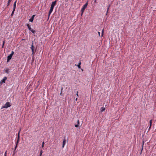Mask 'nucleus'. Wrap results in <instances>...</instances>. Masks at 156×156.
Wrapping results in <instances>:
<instances>
[{"instance_id":"obj_1","label":"nucleus","mask_w":156,"mask_h":156,"mask_svg":"<svg viewBox=\"0 0 156 156\" xmlns=\"http://www.w3.org/2000/svg\"><path fill=\"white\" fill-rule=\"evenodd\" d=\"M88 5L87 2L84 4L82 7L81 10V16H82L85 9L86 8Z\"/></svg>"},{"instance_id":"obj_2","label":"nucleus","mask_w":156,"mask_h":156,"mask_svg":"<svg viewBox=\"0 0 156 156\" xmlns=\"http://www.w3.org/2000/svg\"><path fill=\"white\" fill-rule=\"evenodd\" d=\"M11 105L9 102H7L5 105L3 106L2 107V109L3 108H7L9 107H10Z\"/></svg>"},{"instance_id":"obj_3","label":"nucleus","mask_w":156,"mask_h":156,"mask_svg":"<svg viewBox=\"0 0 156 156\" xmlns=\"http://www.w3.org/2000/svg\"><path fill=\"white\" fill-rule=\"evenodd\" d=\"M56 2H57V1L56 0H55V1L52 2V3H51V7L54 9V6L56 4Z\"/></svg>"},{"instance_id":"obj_4","label":"nucleus","mask_w":156,"mask_h":156,"mask_svg":"<svg viewBox=\"0 0 156 156\" xmlns=\"http://www.w3.org/2000/svg\"><path fill=\"white\" fill-rule=\"evenodd\" d=\"M7 77L5 76L4 77L2 80L1 81V83H5V80H7Z\"/></svg>"},{"instance_id":"obj_5","label":"nucleus","mask_w":156,"mask_h":156,"mask_svg":"<svg viewBox=\"0 0 156 156\" xmlns=\"http://www.w3.org/2000/svg\"><path fill=\"white\" fill-rule=\"evenodd\" d=\"M32 51V54L34 55V47L33 45V44H32L31 46V48Z\"/></svg>"},{"instance_id":"obj_6","label":"nucleus","mask_w":156,"mask_h":156,"mask_svg":"<svg viewBox=\"0 0 156 156\" xmlns=\"http://www.w3.org/2000/svg\"><path fill=\"white\" fill-rule=\"evenodd\" d=\"M66 140L64 138L63 141L62 142V147L63 148L64 147L66 143Z\"/></svg>"},{"instance_id":"obj_7","label":"nucleus","mask_w":156,"mask_h":156,"mask_svg":"<svg viewBox=\"0 0 156 156\" xmlns=\"http://www.w3.org/2000/svg\"><path fill=\"white\" fill-rule=\"evenodd\" d=\"M53 8H51V7L50 8V10H49V13H48V16L49 17L50 16L51 14V12L53 11Z\"/></svg>"},{"instance_id":"obj_8","label":"nucleus","mask_w":156,"mask_h":156,"mask_svg":"<svg viewBox=\"0 0 156 156\" xmlns=\"http://www.w3.org/2000/svg\"><path fill=\"white\" fill-rule=\"evenodd\" d=\"M11 58L12 57H10L9 55L7 57V62H9V61L11 59Z\"/></svg>"},{"instance_id":"obj_9","label":"nucleus","mask_w":156,"mask_h":156,"mask_svg":"<svg viewBox=\"0 0 156 156\" xmlns=\"http://www.w3.org/2000/svg\"><path fill=\"white\" fill-rule=\"evenodd\" d=\"M77 124L75 125V126L76 127H78L79 126L80 124V121L79 120H78L77 121Z\"/></svg>"},{"instance_id":"obj_10","label":"nucleus","mask_w":156,"mask_h":156,"mask_svg":"<svg viewBox=\"0 0 156 156\" xmlns=\"http://www.w3.org/2000/svg\"><path fill=\"white\" fill-rule=\"evenodd\" d=\"M16 1L13 4V9H15L16 8Z\"/></svg>"},{"instance_id":"obj_11","label":"nucleus","mask_w":156,"mask_h":156,"mask_svg":"<svg viewBox=\"0 0 156 156\" xmlns=\"http://www.w3.org/2000/svg\"><path fill=\"white\" fill-rule=\"evenodd\" d=\"M105 109V108L104 107H102L101 108V112H102L104 111Z\"/></svg>"},{"instance_id":"obj_12","label":"nucleus","mask_w":156,"mask_h":156,"mask_svg":"<svg viewBox=\"0 0 156 156\" xmlns=\"http://www.w3.org/2000/svg\"><path fill=\"white\" fill-rule=\"evenodd\" d=\"M27 27H28V28L29 30H31V28L30 27V25H29V24H27Z\"/></svg>"},{"instance_id":"obj_13","label":"nucleus","mask_w":156,"mask_h":156,"mask_svg":"<svg viewBox=\"0 0 156 156\" xmlns=\"http://www.w3.org/2000/svg\"><path fill=\"white\" fill-rule=\"evenodd\" d=\"M14 54V52L13 51H12L11 52V54H10L9 55L10 57H12V55H13Z\"/></svg>"},{"instance_id":"obj_14","label":"nucleus","mask_w":156,"mask_h":156,"mask_svg":"<svg viewBox=\"0 0 156 156\" xmlns=\"http://www.w3.org/2000/svg\"><path fill=\"white\" fill-rule=\"evenodd\" d=\"M12 0H8L7 3V6H8L10 5V2H11Z\"/></svg>"},{"instance_id":"obj_15","label":"nucleus","mask_w":156,"mask_h":156,"mask_svg":"<svg viewBox=\"0 0 156 156\" xmlns=\"http://www.w3.org/2000/svg\"><path fill=\"white\" fill-rule=\"evenodd\" d=\"M81 64V62H80L79 63L78 65H77V66L79 69H80L81 68V66H80Z\"/></svg>"},{"instance_id":"obj_16","label":"nucleus","mask_w":156,"mask_h":156,"mask_svg":"<svg viewBox=\"0 0 156 156\" xmlns=\"http://www.w3.org/2000/svg\"><path fill=\"white\" fill-rule=\"evenodd\" d=\"M5 73H8L9 72V69H8L5 70Z\"/></svg>"},{"instance_id":"obj_17","label":"nucleus","mask_w":156,"mask_h":156,"mask_svg":"<svg viewBox=\"0 0 156 156\" xmlns=\"http://www.w3.org/2000/svg\"><path fill=\"white\" fill-rule=\"evenodd\" d=\"M152 121V120H151L149 122H150V126L149 127V129H150L151 128V126Z\"/></svg>"},{"instance_id":"obj_18","label":"nucleus","mask_w":156,"mask_h":156,"mask_svg":"<svg viewBox=\"0 0 156 156\" xmlns=\"http://www.w3.org/2000/svg\"><path fill=\"white\" fill-rule=\"evenodd\" d=\"M15 9H13V11L12 12V13L11 14V16H12L13 15V14H14V11H15Z\"/></svg>"},{"instance_id":"obj_19","label":"nucleus","mask_w":156,"mask_h":156,"mask_svg":"<svg viewBox=\"0 0 156 156\" xmlns=\"http://www.w3.org/2000/svg\"><path fill=\"white\" fill-rule=\"evenodd\" d=\"M20 130L19 131L18 133V136H17V139H18V140H20Z\"/></svg>"},{"instance_id":"obj_20","label":"nucleus","mask_w":156,"mask_h":156,"mask_svg":"<svg viewBox=\"0 0 156 156\" xmlns=\"http://www.w3.org/2000/svg\"><path fill=\"white\" fill-rule=\"evenodd\" d=\"M34 20V19L33 18L31 17V18L29 20V21L32 22Z\"/></svg>"},{"instance_id":"obj_21","label":"nucleus","mask_w":156,"mask_h":156,"mask_svg":"<svg viewBox=\"0 0 156 156\" xmlns=\"http://www.w3.org/2000/svg\"><path fill=\"white\" fill-rule=\"evenodd\" d=\"M42 153H43V151H42V150H41L40 152V154H39V156H41L42 155Z\"/></svg>"},{"instance_id":"obj_22","label":"nucleus","mask_w":156,"mask_h":156,"mask_svg":"<svg viewBox=\"0 0 156 156\" xmlns=\"http://www.w3.org/2000/svg\"><path fill=\"white\" fill-rule=\"evenodd\" d=\"M5 43V41H3L2 46V48H3V47H4V45Z\"/></svg>"},{"instance_id":"obj_23","label":"nucleus","mask_w":156,"mask_h":156,"mask_svg":"<svg viewBox=\"0 0 156 156\" xmlns=\"http://www.w3.org/2000/svg\"><path fill=\"white\" fill-rule=\"evenodd\" d=\"M30 31H31L32 32V33H33L34 34L35 32V30H33V29H31V30H30Z\"/></svg>"},{"instance_id":"obj_24","label":"nucleus","mask_w":156,"mask_h":156,"mask_svg":"<svg viewBox=\"0 0 156 156\" xmlns=\"http://www.w3.org/2000/svg\"><path fill=\"white\" fill-rule=\"evenodd\" d=\"M19 140H20L17 139V141L16 142V144H17V145H18V143H19Z\"/></svg>"},{"instance_id":"obj_25","label":"nucleus","mask_w":156,"mask_h":156,"mask_svg":"<svg viewBox=\"0 0 156 156\" xmlns=\"http://www.w3.org/2000/svg\"><path fill=\"white\" fill-rule=\"evenodd\" d=\"M44 142H43L42 144V147L43 148L44 147Z\"/></svg>"},{"instance_id":"obj_26","label":"nucleus","mask_w":156,"mask_h":156,"mask_svg":"<svg viewBox=\"0 0 156 156\" xmlns=\"http://www.w3.org/2000/svg\"><path fill=\"white\" fill-rule=\"evenodd\" d=\"M17 145H17V144H16V146H15V148H14V150H15V151H16V148H17Z\"/></svg>"},{"instance_id":"obj_27","label":"nucleus","mask_w":156,"mask_h":156,"mask_svg":"<svg viewBox=\"0 0 156 156\" xmlns=\"http://www.w3.org/2000/svg\"><path fill=\"white\" fill-rule=\"evenodd\" d=\"M103 33H104V29H103L102 30V34H101V36L102 37L103 36Z\"/></svg>"},{"instance_id":"obj_28","label":"nucleus","mask_w":156,"mask_h":156,"mask_svg":"<svg viewBox=\"0 0 156 156\" xmlns=\"http://www.w3.org/2000/svg\"><path fill=\"white\" fill-rule=\"evenodd\" d=\"M76 95L77 96V97H79V95H78V92L77 91V93H76Z\"/></svg>"},{"instance_id":"obj_29","label":"nucleus","mask_w":156,"mask_h":156,"mask_svg":"<svg viewBox=\"0 0 156 156\" xmlns=\"http://www.w3.org/2000/svg\"><path fill=\"white\" fill-rule=\"evenodd\" d=\"M35 15H33L32 17H31L32 18H33V19H34V17H35Z\"/></svg>"},{"instance_id":"obj_30","label":"nucleus","mask_w":156,"mask_h":156,"mask_svg":"<svg viewBox=\"0 0 156 156\" xmlns=\"http://www.w3.org/2000/svg\"><path fill=\"white\" fill-rule=\"evenodd\" d=\"M143 146H144V142H143V144H142V150H143Z\"/></svg>"},{"instance_id":"obj_31","label":"nucleus","mask_w":156,"mask_h":156,"mask_svg":"<svg viewBox=\"0 0 156 156\" xmlns=\"http://www.w3.org/2000/svg\"><path fill=\"white\" fill-rule=\"evenodd\" d=\"M109 7L107 9V13H108V10H109Z\"/></svg>"},{"instance_id":"obj_32","label":"nucleus","mask_w":156,"mask_h":156,"mask_svg":"<svg viewBox=\"0 0 156 156\" xmlns=\"http://www.w3.org/2000/svg\"><path fill=\"white\" fill-rule=\"evenodd\" d=\"M16 153V152H15V151H14L13 152V154H15Z\"/></svg>"},{"instance_id":"obj_33","label":"nucleus","mask_w":156,"mask_h":156,"mask_svg":"<svg viewBox=\"0 0 156 156\" xmlns=\"http://www.w3.org/2000/svg\"><path fill=\"white\" fill-rule=\"evenodd\" d=\"M62 88L61 90V93L60 94V95H61V94H62Z\"/></svg>"},{"instance_id":"obj_34","label":"nucleus","mask_w":156,"mask_h":156,"mask_svg":"<svg viewBox=\"0 0 156 156\" xmlns=\"http://www.w3.org/2000/svg\"><path fill=\"white\" fill-rule=\"evenodd\" d=\"M98 34H99V35L100 36V32H98Z\"/></svg>"},{"instance_id":"obj_35","label":"nucleus","mask_w":156,"mask_h":156,"mask_svg":"<svg viewBox=\"0 0 156 156\" xmlns=\"http://www.w3.org/2000/svg\"><path fill=\"white\" fill-rule=\"evenodd\" d=\"M6 156V152H5V156Z\"/></svg>"},{"instance_id":"obj_36","label":"nucleus","mask_w":156,"mask_h":156,"mask_svg":"<svg viewBox=\"0 0 156 156\" xmlns=\"http://www.w3.org/2000/svg\"><path fill=\"white\" fill-rule=\"evenodd\" d=\"M77 97L75 99V101H77Z\"/></svg>"},{"instance_id":"obj_37","label":"nucleus","mask_w":156,"mask_h":156,"mask_svg":"<svg viewBox=\"0 0 156 156\" xmlns=\"http://www.w3.org/2000/svg\"><path fill=\"white\" fill-rule=\"evenodd\" d=\"M96 0H95L94 2H96Z\"/></svg>"},{"instance_id":"obj_38","label":"nucleus","mask_w":156,"mask_h":156,"mask_svg":"<svg viewBox=\"0 0 156 156\" xmlns=\"http://www.w3.org/2000/svg\"><path fill=\"white\" fill-rule=\"evenodd\" d=\"M68 0H66V1H67Z\"/></svg>"},{"instance_id":"obj_39","label":"nucleus","mask_w":156,"mask_h":156,"mask_svg":"<svg viewBox=\"0 0 156 156\" xmlns=\"http://www.w3.org/2000/svg\"><path fill=\"white\" fill-rule=\"evenodd\" d=\"M149 1H150V0H149Z\"/></svg>"}]
</instances>
